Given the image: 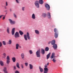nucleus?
<instances>
[{
    "label": "nucleus",
    "instance_id": "obj_1",
    "mask_svg": "<svg viewBox=\"0 0 73 73\" xmlns=\"http://www.w3.org/2000/svg\"><path fill=\"white\" fill-rule=\"evenodd\" d=\"M24 38L25 40L26 41L28 39V40H31V37L29 36V33L27 32L26 35H24ZM27 38L28 39H27Z\"/></svg>",
    "mask_w": 73,
    "mask_h": 73
},
{
    "label": "nucleus",
    "instance_id": "obj_2",
    "mask_svg": "<svg viewBox=\"0 0 73 73\" xmlns=\"http://www.w3.org/2000/svg\"><path fill=\"white\" fill-rule=\"evenodd\" d=\"M36 56L37 57L40 58L41 57L40 55V50H38L36 52Z\"/></svg>",
    "mask_w": 73,
    "mask_h": 73
},
{
    "label": "nucleus",
    "instance_id": "obj_3",
    "mask_svg": "<svg viewBox=\"0 0 73 73\" xmlns=\"http://www.w3.org/2000/svg\"><path fill=\"white\" fill-rule=\"evenodd\" d=\"M45 68H44V73H48L49 69L47 68V65L45 64L44 66Z\"/></svg>",
    "mask_w": 73,
    "mask_h": 73
},
{
    "label": "nucleus",
    "instance_id": "obj_4",
    "mask_svg": "<svg viewBox=\"0 0 73 73\" xmlns=\"http://www.w3.org/2000/svg\"><path fill=\"white\" fill-rule=\"evenodd\" d=\"M55 55V54L54 53H52L51 56V58L52 59L54 57L53 59L52 60V61L53 62H54L56 61V60H55V59H54L55 58V57H56V56H54Z\"/></svg>",
    "mask_w": 73,
    "mask_h": 73
},
{
    "label": "nucleus",
    "instance_id": "obj_5",
    "mask_svg": "<svg viewBox=\"0 0 73 73\" xmlns=\"http://www.w3.org/2000/svg\"><path fill=\"white\" fill-rule=\"evenodd\" d=\"M35 7L37 8H39V1H36L35 3Z\"/></svg>",
    "mask_w": 73,
    "mask_h": 73
},
{
    "label": "nucleus",
    "instance_id": "obj_6",
    "mask_svg": "<svg viewBox=\"0 0 73 73\" xmlns=\"http://www.w3.org/2000/svg\"><path fill=\"white\" fill-rule=\"evenodd\" d=\"M9 21L10 24H11V25H13V24H15V21H13L11 19H9Z\"/></svg>",
    "mask_w": 73,
    "mask_h": 73
},
{
    "label": "nucleus",
    "instance_id": "obj_7",
    "mask_svg": "<svg viewBox=\"0 0 73 73\" xmlns=\"http://www.w3.org/2000/svg\"><path fill=\"white\" fill-rule=\"evenodd\" d=\"M45 7H46V9L48 11L49 10V9H50V6L49 5L46 4L45 5Z\"/></svg>",
    "mask_w": 73,
    "mask_h": 73
},
{
    "label": "nucleus",
    "instance_id": "obj_8",
    "mask_svg": "<svg viewBox=\"0 0 73 73\" xmlns=\"http://www.w3.org/2000/svg\"><path fill=\"white\" fill-rule=\"evenodd\" d=\"M14 36L15 38L19 37V33L18 32H16Z\"/></svg>",
    "mask_w": 73,
    "mask_h": 73
},
{
    "label": "nucleus",
    "instance_id": "obj_9",
    "mask_svg": "<svg viewBox=\"0 0 73 73\" xmlns=\"http://www.w3.org/2000/svg\"><path fill=\"white\" fill-rule=\"evenodd\" d=\"M15 28H13L12 29L11 31V33L12 35H14L15 34Z\"/></svg>",
    "mask_w": 73,
    "mask_h": 73
},
{
    "label": "nucleus",
    "instance_id": "obj_10",
    "mask_svg": "<svg viewBox=\"0 0 73 73\" xmlns=\"http://www.w3.org/2000/svg\"><path fill=\"white\" fill-rule=\"evenodd\" d=\"M53 47L54 49H56L57 48V45L56 44L53 45Z\"/></svg>",
    "mask_w": 73,
    "mask_h": 73
},
{
    "label": "nucleus",
    "instance_id": "obj_11",
    "mask_svg": "<svg viewBox=\"0 0 73 73\" xmlns=\"http://www.w3.org/2000/svg\"><path fill=\"white\" fill-rule=\"evenodd\" d=\"M41 53L42 54H45V50L44 49H41Z\"/></svg>",
    "mask_w": 73,
    "mask_h": 73
},
{
    "label": "nucleus",
    "instance_id": "obj_12",
    "mask_svg": "<svg viewBox=\"0 0 73 73\" xmlns=\"http://www.w3.org/2000/svg\"><path fill=\"white\" fill-rule=\"evenodd\" d=\"M47 15L48 17V19H50V13L48 12L47 13Z\"/></svg>",
    "mask_w": 73,
    "mask_h": 73
},
{
    "label": "nucleus",
    "instance_id": "obj_13",
    "mask_svg": "<svg viewBox=\"0 0 73 73\" xmlns=\"http://www.w3.org/2000/svg\"><path fill=\"white\" fill-rule=\"evenodd\" d=\"M21 56L22 59H23V60H24L25 56L24 54L23 53H22Z\"/></svg>",
    "mask_w": 73,
    "mask_h": 73
},
{
    "label": "nucleus",
    "instance_id": "obj_14",
    "mask_svg": "<svg viewBox=\"0 0 73 73\" xmlns=\"http://www.w3.org/2000/svg\"><path fill=\"white\" fill-rule=\"evenodd\" d=\"M7 68L6 67H4L3 69V71L5 73H8V72H7Z\"/></svg>",
    "mask_w": 73,
    "mask_h": 73
},
{
    "label": "nucleus",
    "instance_id": "obj_15",
    "mask_svg": "<svg viewBox=\"0 0 73 73\" xmlns=\"http://www.w3.org/2000/svg\"><path fill=\"white\" fill-rule=\"evenodd\" d=\"M46 13H43L42 14V16L43 17H46Z\"/></svg>",
    "mask_w": 73,
    "mask_h": 73
},
{
    "label": "nucleus",
    "instance_id": "obj_16",
    "mask_svg": "<svg viewBox=\"0 0 73 73\" xmlns=\"http://www.w3.org/2000/svg\"><path fill=\"white\" fill-rule=\"evenodd\" d=\"M12 60L13 62H16V58L13 57L12 58Z\"/></svg>",
    "mask_w": 73,
    "mask_h": 73
},
{
    "label": "nucleus",
    "instance_id": "obj_17",
    "mask_svg": "<svg viewBox=\"0 0 73 73\" xmlns=\"http://www.w3.org/2000/svg\"><path fill=\"white\" fill-rule=\"evenodd\" d=\"M39 70H40V72H43V69H42V68H41V67L40 66L39 67Z\"/></svg>",
    "mask_w": 73,
    "mask_h": 73
},
{
    "label": "nucleus",
    "instance_id": "obj_18",
    "mask_svg": "<svg viewBox=\"0 0 73 73\" xmlns=\"http://www.w3.org/2000/svg\"><path fill=\"white\" fill-rule=\"evenodd\" d=\"M39 3L40 4H42L44 3V1L42 0H39Z\"/></svg>",
    "mask_w": 73,
    "mask_h": 73
},
{
    "label": "nucleus",
    "instance_id": "obj_19",
    "mask_svg": "<svg viewBox=\"0 0 73 73\" xmlns=\"http://www.w3.org/2000/svg\"><path fill=\"white\" fill-rule=\"evenodd\" d=\"M54 36L55 38H57L58 37V33H55Z\"/></svg>",
    "mask_w": 73,
    "mask_h": 73
},
{
    "label": "nucleus",
    "instance_id": "obj_20",
    "mask_svg": "<svg viewBox=\"0 0 73 73\" xmlns=\"http://www.w3.org/2000/svg\"><path fill=\"white\" fill-rule=\"evenodd\" d=\"M55 40H52L51 42V44L52 45H54L55 44Z\"/></svg>",
    "mask_w": 73,
    "mask_h": 73
},
{
    "label": "nucleus",
    "instance_id": "obj_21",
    "mask_svg": "<svg viewBox=\"0 0 73 73\" xmlns=\"http://www.w3.org/2000/svg\"><path fill=\"white\" fill-rule=\"evenodd\" d=\"M32 18L33 19H35L36 17H35V14H33L32 15Z\"/></svg>",
    "mask_w": 73,
    "mask_h": 73
},
{
    "label": "nucleus",
    "instance_id": "obj_22",
    "mask_svg": "<svg viewBox=\"0 0 73 73\" xmlns=\"http://www.w3.org/2000/svg\"><path fill=\"white\" fill-rule=\"evenodd\" d=\"M0 64L1 65V66H3L4 65V63H3V62L1 60L0 61Z\"/></svg>",
    "mask_w": 73,
    "mask_h": 73
},
{
    "label": "nucleus",
    "instance_id": "obj_23",
    "mask_svg": "<svg viewBox=\"0 0 73 73\" xmlns=\"http://www.w3.org/2000/svg\"><path fill=\"white\" fill-rule=\"evenodd\" d=\"M50 52L48 55H47V59H48L49 57H50Z\"/></svg>",
    "mask_w": 73,
    "mask_h": 73
},
{
    "label": "nucleus",
    "instance_id": "obj_24",
    "mask_svg": "<svg viewBox=\"0 0 73 73\" xmlns=\"http://www.w3.org/2000/svg\"><path fill=\"white\" fill-rule=\"evenodd\" d=\"M3 56H2V58H5L6 56V54H5V53H4L3 54Z\"/></svg>",
    "mask_w": 73,
    "mask_h": 73
},
{
    "label": "nucleus",
    "instance_id": "obj_25",
    "mask_svg": "<svg viewBox=\"0 0 73 73\" xmlns=\"http://www.w3.org/2000/svg\"><path fill=\"white\" fill-rule=\"evenodd\" d=\"M19 33H20V35L21 36H22L23 34H24V33H23L22 31H19Z\"/></svg>",
    "mask_w": 73,
    "mask_h": 73
},
{
    "label": "nucleus",
    "instance_id": "obj_26",
    "mask_svg": "<svg viewBox=\"0 0 73 73\" xmlns=\"http://www.w3.org/2000/svg\"><path fill=\"white\" fill-rule=\"evenodd\" d=\"M30 69H33V66L32 65L30 64H29Z\"/></svg>",
    "mask_w": 73,
    "mask_h": 73
},
{
    "label": "nucleus",
    "instance_id": "obj_27",
    "mask_svg": "<svg viewBox=\"0 0 73 73\" xmlns=\"http://www.w3.org/2000/svg\"><path fill=\"white\" fill-rule=\"evenodd\" d=\"M12 44V40L11 39H9V40L8 44L10 45Z\"/></svg>",
    "mask_w": 73,
    "mask_h": 73
},
{
    "label": "nucleus",
    "instance_id": "obj_28",
    "mask_svg": "<svg viewBox=\"0 0 73 73\" xmlns=\"http://www.w3.org/2000/svg\"><path fill=\"white\" fill-rule=\"evenodd\" d=\"M45 50L46 52H48L49 50V48L48 47H46L45 48Z\"/></svg>",
    "mask_w": 73,
    "mask_h": 73
},
{
    "label": "nucleus",
    "instance_id": "obj_29",
    "mask_svg": "<svg viewBox=\"0 0 73 73\" xmlns=\"http://www.w3.org/2000/svg\"><path fill=\"white\" fill-rule=\"evenodd\" d=\"M7 32L8 33H9V28H7Z\"/></svg>",
    "mask_w": 73,
    "mask_h": 73
},
{
    "label": "nucleus",
    "instance_id": "obj_30",
    "mask_svg": "<svg viewBox=\"0 0 73 73\" xmlns=\"http://www.w3.org/2000/svg\"><path fill=\"white\" fill-rule=\"evenodd\" d=\"M35 31L36 34H37L38 35V34H39V32L38 31V30H35Z\"/></svg>",
    "mask_w": 73,
    "mask_h": 73
},
{
    "label": "nucleus",
    "instance_id": "obj_31",
    "mask_svg": "<svg viewBox=\"0 0 73 73\" xmlns=\"http://www.w3.org/2000/svg\"><path fill=\"white\" fill-rule=\"evenodd\" d=\"M16 49H19V44H16Z\"/></svg>",
    "mask_w": 73,
    "mask_h": 73
},
{
    "label": "nucleus",
    "instance_id": "obj_32",
    "mask_svg": "<svg viewBox=\"0 0 73 73\" xmlns=\"http://www.w3.org/2000/svg\"><path fill=\"white\" fill-rule=\"evenodd\" d=\"M2 43L3 45H6V42L5 41H3Z\"/></svg>",
    "mask_w": 73,
    "mask_h": 73
},
{
    "label": "nucleus",
    "instance_id": "obj_33",
    "mask_svg": "<svg viewBox=\"0 0 73 73\" xmlns=\"http://www.w3.org/2000/svg\"><path fill=\"white\" fill-rule=\"evenodd\" d=\"M10 60H7L6 62L7 64H9L10 62Z\"/></svg>",
    "mask_w": 73,
    "mask_h": 73
},
{
    "label": "nucleus",
    "instance_id": "obj_34",
    "mask_svg": "<svg viewBox=\"0 0 73 73\" xmlns=\"http://www.w3.org/2000/svg\"><path fill=\"white\" fill-rule=\"evenodd\" d=\"M7 60H10V58H9V56H7Z\"/></svg>",
    "mask_w": 73,
    "mask_h": 73
},
{
    "label": "nucleus",
    "instance_id": "obj_35",
    "mask_svg": "<svg viewBox=\"0 0 73 73\" xmlns=\"http://www.w3.org/2000/svg\"><path fill=\"white\" fill-rule=\"evenodd\" d=\"M29 52L31 54H32L33 53V52L32 50H30L29 51Z\"/></svg>",
    "mask_w": 73,
    "mask_h": 73
},
{
    "label": "nucleus",
    "instance_id": "obj_36",
    "mask_svg": "<svg viewBox=\"0 0 73 73\" xmlns=\"http://www.w3.org/2000/svg\"><path fill=\"white\" fill-rule=\"evenodd\" d=\"M54 32H55V33H57V29H54Z\"/></svg>",
    "mask_w": 73,
    "mask_h": 73
},
{
    "label": "nucleus",
    "instance_id": "obj_37",
    "mask_svg": "<svg viewBox=\"0 0 73 73\" xmlns=\"http://www.w3.org/2000/svg\"><path fill=\"white\" fill-rule=\"evenodd\" d=\"M16 66L17 67V68H19V63L17 62V63Z\"/></svg>",
    "mask_w": 73,
    "mask_h": 73
},
{
    "label": "nucleus",
    "instance_id": "obj_38",
    "mask_svg": "<svg viewBox=\"0 0 73 73\" xmlns=\"http://www.w3.org/2000/svg\"><path fill=\"white\" fill-rule=\"evenodd\" d=\"M13 69L14 70H16V66H14Z\"/></svg>",
    "mask_w": 73,
    "mask_h": 73
},
{
    "label": "nucleus",
    "instance_id": "obj_39",
    "mask_svg": "<svg viewBox=\"0 0 73 73\" xmlns=\"http://www.w3.org/2000/svg\"><path fill=\"white\" fill-rule=\"evenodd\" d=\"M25 9V7H23L22 8V10L23 11H24V9Z\"/></svg>",
    "mask_w": 73,
    "mask_h": 73
},
{
    "label": "nucleus",
    "instance_id": "obj_40",
    "mask_svg": "<svg viewBox=\"0 0 73 73\" xmlns=\"http://www.w3.org/2000/svg\"><path fill=\"white\" fill-rule=\"evenodd\" d=\"M13 15H14V17H15V18H16V17H17L16 15L15 14V13L13 14Z\"/></svg>",
    "mask_w": 73,
    "mask_h": 73
},
{
    "label": "nucleus",
    "instance_id": "obj_41",
    "mask_svg": "<svg viewBox=\"0 0 73 73\" xmlns=\"http://www.w3.org/2000/svg\"><path fill=\"white\" fill-rule=\"evenodd\" d=\"M21 67L22 69L24 68V66H23V64H21Z\"/></svg>",
    "mask_w": 73,
    "mask_h": 73
},
{
    "label": "nucleus",
    "instance_id": "obj_42",
    "mask_svg": "<svg viewBox=\"0 0 73 73\" xmlns=\"http://www.w3.org/2000/svg\"><path fill=\"white\" fill-rule=\"evenodd\" d=\"M2 46V43L1 42H0V47H1Z\"/></svg>",
    "mask_w": 73,
    "mask_h": 73
},
{
    "label": "nucleus",
    "instance_id": "obj_43",
    "mask_svg": "<svg viewBox=\"0 0 73 73\" xmlns=\"http://www.w3.org/2000/svg\"><path fill=\"white\" fill-rule=\"evenodd\" d=\"M25 66H28V63H25Z\"/></svg>",
    "mask_w": 73,
    "mask_h": 73
},
{
    "label": "nucleus",
    "instance_id": "obj_44",
    "mask_svg": "<svg viewBox=\"0 0 73 73\" xmlns=\"http://www.w3.org/2000/svg\"><path fill=\"white\" fill-rule=\"evenodd\" d=\"M6 7H7V6H8V3L7 2H6Z\"/></svg>",
    "mask_w": 73,
    "mask_h": 73
},
{
    "label": "nucleus",
    "instance_id": "obj_45",
    "mask_svg": "<svg viewBox=\"0 0 73 73\" xmlns=\"http://www.w3.org/2000/svg\"><path fill=\"white\" fill-rule=\"evenodd\" d=\"M15 73H19V71L17 70H16L15 72Z\"/></svg>",
    "mask_w": 73,
    "mask_h": 73
},
{
    "label": "nucleus",
    "instance_id": "obj_46",
    "mask_svg": "<svg viewBox=\"0 0 73 73\" xmlns=\"http://www.w3.org/2000/svg\"><path fill=\"white\" fill-rule=\"evenodd\" d=\"M2 16H3V15H1L0 16V19H1V18L2 17Z\"/></svg>",
    "mask_w": 73,
    "mask_h": 73
},
{
    "label": "nucleus",
    "instance_id": "obj_47",
    "mask_svg": "<svg viewBox=\"0 0 73 73\" xmlns=\"http://www.w3.org/2000/svg\"><path fill=\"white\" fill-rule=\"evenodd\" d=\"M50 43H51V41H50L48 42V44H50Z\"/></svg>",
    "mask_w": 73,
    "mask_h": 73
},
{
    "label": "nucleus",
    "instance_id": "obj_48",
    "mask_svg": "<svg viewBox=\"0 0 73 73\" xmlns=\"http://www.w3.org/2000/svg\"><path fill=\"white\" fill-rule=\"evenodd\" d=\"M16 1L17 3H19V1H18V0H16Z\"/></svg>",
    "mask_w": 73,
    "mask_h": 73
},
{
    "label": "nucleus",
    "instance_id": "obj_49",
    "mask_svg": "<svg viewBox=\"0 0 73 73\" xmlns=\"http://www.w3.org/2000/svg\"><path fill=\"white\" fill-rule=\"evenodd\" d=\"M3 20H4V19H5V17H3Z\"/></svg>",
    "mask_w": 73,
    "mask_h": 73
},
{
    "label": "nucleus",
    "instance_id": "obj_50",
    "mask_svg": "<svg viewBox=\"0 0 73 73\" xmlns=\"http://www.w3.org/2000/svg\"><path fill=\"white\" fill-rule=\"evenodd\" d=\"M10 12L12 11V9H10Z\"/></svg>",
    "mask_w": 73,
    "mask_h": 73
},
{
    "label": "nucleus",
    "instance_id": "obj_51",
    "mask_svg": "<svg viewBox=\"0 0 73 73\" xmlns=\"http://www.w3.org/2000/svg\"><path fill=\"white\" fill-rule=\"evenodd\" d=\"M19 47L20 48H21V46H19Z\"/></svg>",
    "mask_w": 73,
    "mask_h": 73
},
{
    "label": "nucleus",
    "instance_id": "obj_52",
    "mask_svg": "<svg viewBox=\"0 0 73 73\" xmlns=\"http://www.w3.org/2000/svg\"><path fill=\"white\" fill-rule=\"evenodd\" d=\"M4 8H5V9H7V7H6V6H5Z\"/></svg>",
    "mask_w": 73,
    "mask_h": 73
},
{
    "label": "nucleus",
    "instance_id": "obj_53",
    "mask_svg": "<svg viewBox=\"0 0 73 73\" xmlns=\"http://www.w3.org/2000/svg\"><path fill=\"white\" fill-rule=\"evenodd\" d=\"M47 65H49V62L47 63Z\"/></svg>",
    "mask_w": 73,
    "mask_h": 73
},
{
    "label": "nucleus",
    "instance_id": "obj_54",
    "mask_svg": "<svg viewBox=\"0 0 73 73\" xmlns=\"http://www.w3.org/2000/svg\"><path fill=\"white\" fill-rule=\"evenodd\" d=\"M19 68L20 69V67L19 66Z\"/></svg>",
    "mask_w": 73,
    "mask_h": 73
},
{
    "label": "nucleus",
    "instance_id": "obj_55",
    "mask_svg": "<svg viewBox=\"0 0 73 73\" xmlns=\"http://www.w3.org/2000/svg\"><path fill=\"white\" fill-rule=\"evenodd\" d=\"M5 12H7V11H5Z\"/></svg>",
    "mask_w": 73,
    "mask_h": 73
}]
</instances>
